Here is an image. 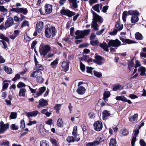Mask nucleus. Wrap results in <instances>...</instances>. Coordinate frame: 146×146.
Wrapping results in <instances>:
<instances>
[{"mask_svg": "<svg viewBox=\"0 0 146 146\" xmlns=\"http://www.w3.org/2000/svg\"><path fill=\"white\" fill-rule=\"evenodd\" d=\"M93 15V21L91 24L92 27L93 28L95 31L99 30L98 25L97 23V22H99L102 23L103 22V19L102 17L98 15L94 11L92 12Z\"/></svg>", "mask_w": 146, "mask_h": 146, "instance_id": "f257e3e1", "label": "nucleus"}, {"mask_svg": "<svg viewBox=\"0 0 146 146\" xmlns=\"http://www.w3.org/2000/svg\"><path fill=\"white\" fill-rule=\"evenodd\" d=\"M42 72L40 70H35L33 71L30 76L31 77L35 78L36 81L39 83H42L44 81V79L42 75Z\"/></svg>", "mask_w": 146, "mask_h": 146, "instance_id": "f03ea898", "label": "nucleus"}, {"mask_svg": "<svg viewBox=\"0 0 146 146\" xmlns=\"http://www.w3.org/2000/svg\"><path fill=\"white\" fill-rule=\"evenodd\" d=\"M51 47L48 45H46L43 44H40L39 51L40 55L42 56H44L50 50Z\"/></svg>", "mask_w": 146, "mask_h": 146, "instance_id": "7ed1b4c3", "label": "nucleus"}, {"mask_svg": "<svg viewBox=\"0 0 146 146\" xmlns=\"http://www.w3.org/2000/svg\"><path fill=\"white\" fill-rule=\"evenodd\" d=\"M55 28L53 27H46L45 34L47 38H49L52 35L54 36L55 34Z\"/></svg>", "mask_w": 146, "mask_h": 146, "instance_id": "20e7f679", "label": "nucleus"}, {"mask_svg": "<svg viewBox=\"0 0 146 146\" xmlns=\"http://www.w3.org/2000/svg\"><path fill=\"white\" fill-rule=\"evenodd\" d=\"M108 44L109 47L111 46L114 47H117L121 45V42L117 39L115 40H109Z\"/></svg>", "mask_w": 146, "mask_h": 146, "instance_id": "39448f33", "label": "nucleus"}, {"mask_svg": "<svg viewBox=\"0 0 146 146\" xmlns=\"http://www.w3.org/2000/svg\"><path fill=\"white\" fill-rule=\"evenodd\" d=\"M10 11L19 13H23L24 15L27 14L28 13L27 9L25 8H14L11 9Z\"/></svg>", "mask_w": 146, "mask_h": 146, "instance_id": "423d86ee", "label": "nucleus"}, {"mask_svg": "<svg viewBox=\"0 0 146 146\" xmlns=\"http://www.w3.org/2000/svg\"><path fill=\"white\" fill-rule=\"evenodd\" d=\"M60 13L61 15H66L69 17H72L75 15L74 12L71 11L68 9H62Z\"/></svg>", "mask_w": 146, "mask_h": 146, "instance_id": "0eeeda50", "label": "nucleus"}, {"mask_svg": "<svg viewBox=\"0 0 146 146\" xmlns=\"http://www.w3.org/2000/svg\"><path fill=\"white\" fill-rule=\"evenodd\" d=\"M9 123L4 124L3 121H1L0 123V133H3L9 128Z\"/></svg>", "mask_w": 146, "mask_h": 146, "instance_id": "6e6552de", "label": "nucleus"}, {"mask_svg": "<svg viewBox=\"0 0 146 146\" xmlns=\"http://www.w3.org/2000/svg\"><path fill=\"white\" fill-rule=\"evenodd\" d=\"M102 128V123L100 121H97L94 123V128L97 131H100Z\"/></svg>", "mask_w": 146, "mask_h": 146, "instance_id": "1a4fd4ad", "label": "nucleus"}, {"mask_svg": "<svg viewBox=\"0 0 146 146\" xmlns=\"http://www.w3.org/2000/svg\"><path fill=\"white\" fill-rule=\"evenodd\" d=\"M44 23L42 21H39L36 25V30L38 33H40L43 28Z\"/></svg>", "mask_w": 146, "mask_h": 146, "instance_id": "9d476101", "label": "nucleus"}, {"mask_svg": "<svg viewBox=\"0 0 146 146\" xmlns=\"http://www.w3.org/2000/svg\"><path fill=\"white\" fill-rule=\"evenodd\" d=\"M14 24V21L13 18L10 17L6 21L5 25V27L8 28L13 25Z\"/></svg>", "mask_w": 146, "mask_h": 146, "instance_id": "9b49d317", "label": "nucleus"}, {"mask_svg": "<svg viewBox=\"0 0 146 146\" xmlns=\"http://www.w3.org/2000/svg\"><path fill=\"white\" fill-rule=\"evenodd\" d=\"M48 105V102L46 100L41 99L39 101V104L37 106V108H40V107H44Z\"/></svg>", "mask_w": 146, "mask_h": 146, "instance_id": "f8f14e48", "label": "nucleus"}, {"mask_svg": "<svg viewBox=\"0 0 146 146\" xmlns=\"http://www.w3.org/2000/svg\"><path fill=\"white\" fill-rule=\"evenodd\" d=\"M75 35H76L75 37V38L76 39L83 38L84 36L83 31H81L79 30H77L75 32Z\"/></svg>", "mask_w": 146, "mask_h": 146, "instance_id": "ddd939ff", "label": "nucleus"}, {"mask_svg": "<svg viewBox=\"0 0 146 146\" xmlns=\"http://www.w3.org/2000/svg\"><path fill=\"white\" fill-rule=\"evenodd\" d=\"M39 113V112L37 110H35L31 112L26 113V115L29 118V120H31L30 117H35Z\"/></svg>", "mask_w": 146, "mask_h": 146, "instance_id": "4468645a", "label": "nucleus"}, {"mask_svg": "<svg viewBox=\"0 0 146 146\" xmlns=\"http://www.w3.org/2000/svg\"><path fill=\"white\" fill-rule=\"evenodd\" d=\"M135 132L133 136L132 139L131 141V144L132 146H134L135 145V143L136 141V137L137 135L139 133V130L138 129L134 130Z\"/></svg>", "mask_w": 146, "mask_h": 146, "instance_id": "2eb2a0df", "label": "nucleus"}, {"mask_svg": "<svg viewBox=\"0 0 146 146\" xmlns=\"http://www.w3.org/2000/svg\"><path fill=\"white\" fill-rule=\"evenodd\" d=\"M80 140V138L76 139V137L72 136H69L67 137L66 141L69 143H72L75 141H78Z\"/></svg>", "mask_w": 146, "mask_h": 146, "instance_id": "dca6fc26", "label": "nucleus"}, {"mask_svg": "<svg viewBox=\"0 0 146 146\" xmlns=\"http://www.w3.org/2000/svg\"><path fill=\"white\" fill-rule=\"evenodd\" d=\"M103 59V58L101 56H96L95 57V59L93 61L98 65H101L102 64V60Z\"/></svg>", "mask_w": 146, "mask_h": 146, "instance_id": "f3484780", "label": "nucleus"}, {"mask_svg": "<svg viewBox=\"0 0 146 146\" xmlns=\"http://www.w3.org/2000/svg\"><path fill=\"white\" fill-rule=\"evenodd\" d=\"M102 5L101 4H97L93 6V9L98 13H100V10H101L102 8Z\"/></svg>", "mask_w": 146, "mask_h": 146, "instance_id": "a211bd4d", "label": "nucleus"}, {"mask_svg": "<svg viewBox=\"0 0 146 146\" xmlns=\"http://www.w3.org/2000/svg\"><path fill=\"white\" fill-rule=\"evenodd\" d=\"M62 66L64 68V71L66 72L69 69V63L67 62L64 61L62 63Z\"/></svg>", "mask_w": 146, "mask_h": 146, "instance_id": "6ab92c4d", "label": "nucleus"}, {"mask_svg": "<svg viewBox=\"0 0 146 146\" xmlns=\"http://www.w3.org/2000/svg\"><path fill=\"white\" fill-rule=\"evenodd\" d=\"M52 11V7L50 5H46L45 6V11L46 14L50 13Z\"/></svg>", "mask_w": 146, "mask_h": 146, "instance_id": "aec40b11", "label": "nucleus"}, {"mask_svg": "<svg viewBox=\"0 0 146 146\" xmlns=\"http://www.w3.org/2000/svg\"><path fill=\"white\" fill-rule=\"evenodd\" d=\"M100 46L105 51L108 52L109 50L108 49V45L105 42H104L103 43H100L99 44Z\"/></svg>", "mask_w": 146, "mask_h": 146, "instance_id": "412c9836", "label": "nucleus"}, {"mask_svg": "<svg viewBox=\"0 0 146 146\" xmlns=\"http://www.w3.org/2000/svg\"><path fill=\"white\" fill-rule=\"evenodd\" d=\"M85 91V88L82 86L79 87L76 90V92L78 94L82 95L83 94Z\"/></svg>", "mask_w": 146, "mask_h": 146, "instance_id": "4be33fe9", "label": "nucleus"}, {"mask_svg": "<svg viewBox=\"0 0 146 146\" xmlns=\"http://www.w3.org/2000/svg\"><path fill=\"white\" fill-rule=\"evenodd\" d=\"M120 40L123 42L128 44H132L134 43V41L128 39H125L122 37H120Z\"/></svg>", "mask_w": 146, "mask_h": 146, "instance_id": "5701e85b", "label": "nucleus"}, {"mask_svg": "<svg viewBox=\"0 0 146 146\" xmlns=\"http://www.w3.org/2000/svg\"><path fill=\"white\" fill-rule=\"evenodd\" d=\"M110 111L107 110H104L102 112V118L104 120L105 118L108 117L111 115Z\"/></svg>", "mask_w": 146, "mask_h": 146, "instance_id": "b1692460", "label": "nucleus"}, {"mask_svg": "<svg viewBox=\"0 0 146 146\" xmlns=\"http://www.w3.org/2000/svg\"><path fill=\"white\" fill-rule=\"evenodd\" d=\"M10 82V81L9 80H5L3 83V90H6L7 89L8 87L9 84L8 82Z\"/></svg>", "mask_w": 146, "mask_h": 146, "instance_id": "393cba45", "label": "nucleus"}, {"mask_svg": "<svg viewBox=\"0 0 146 146\" xmlns=\"http://www.w3.org/2000/svg\"><path fill=\"white\" fill-rule=\"evenodd\" d=\"M58 59L56 58L50 63L51 67L53 68H55L57 66L58 63Z\"/></svg>", "mask_w": 146, "mask_h": 146, "instance_id": "a878e982", "label": "nucleus"}, {"mask_svg": "<svg viewBox=\"0 0 146 146\" xmlns=\"http://www.w3.org/2000/svg\"><path fill=\"white\" fill-rule=\"evenodd\" d=\"M137 15H133L132 16L131 18V21L132 23H135L138 21L139 18Z\"/></svg>", "mask_w": 146, "mask_h": 146, "instance_id": "bb28decb", "label": "nucleus"}, {"mask_svg": "<svg viewBox=\"0 0 146 146\" xmlns=\"http://www.w3.org/2000/svg\"><path fill=\"white\" fill-rule=\"evenodd\" d=\"M46 90V87H43L39 88V92H38L36 94L38 96H40Z\"/></svg>", "mask_w": 146, "mask_h": 146, "instance_id": "cd10ccee", "label": "nucleus"}, {"mask_svg": "<svg viewBox=\"0 0 146 146\" xmlns=\"http://www.w3.org/2000/svg\"><path fill=\"white\" fill-rule=\"evenodd\" d=\"M123 89V86L121 85L117 84L115 85L113 87V90L114 91H116L117 90H121Z\"/></svg>", "mask_w": 146, "mask_h": 146, "instance_id": "c85d7f7f", "label": "nucleus"}, {"mask_svg": "<svg viewBox=\"0 0 146 146\" xmlns=\"http://www.w3.org/2000/svg\"><path fill=\"white\" fill-rule=\"evenodd\" d=\"M138 71L140 72V75L141 76L144 75L146 71L145 68L143 67H141L138 69Z\"/></svg>", "mask_w": 146, "mask_h": 146, "instance_id": "c756f323", "label": "nucleus"}, {"mask_svg": "<svg viewBox=\"0 0 146 146\" xmlns=\"http://www.w3.org/2000/svg\"><path fill=\"white\" fill-rule=\"evenodd\" d=\"M26 90L25 88H21L19 93V96H20L24 97L25 96V93Z\"/></svg>", "mask_w": 146, "mask_h": 146, "instance_id": "7c9ffc66", "label": "nucleus"}, {"mask_svg": "<svg viewBox=\"0 0 146 146\" xmlns=\"http://www.w3.org/2000/svg\"><path fill=\"white\" fill-rule=\"evenodd\" d=\"M128 14L129 15H138L139 13L136 10H131L128 11Z\"/></svg>", "mask_w": 146, "mask_h": 146, "instance_id": "2f4dec72", "label": "nucleus"}, {"mask_svg": "<svg viewBox=\"0 0 146 146\" xmlns=\"http://www.w3.org/2000/svg\"><path fill=\"white\" fill-rule=\"evenodd\" d=\"M135 38L139 40H141L143 39V36L139 32L136 33L135 34Z\"/></svg>", "mask_w": 146, "mask_h": 146, "instance_id": "473e14b6", "label": "nucleus"}, {"mask_svg": "<svg viewBox=\"0 0 146 146\" xmlns=\"http://www.w3.org/2000/svg\"><path fill=\"white\" fill-rule=\"evenodd\" d=\"M104 141V139H103V138L101 137H98L96 139L95 142L97 143V145H99L100 143L103 142Z\"/></svg>", "mask_w": 146, "mask_h": 146, "instance_id": "72a5a7b5", "label": "nucleus"}, {"mask_svg": "<svg viewBox=\"0 0 146 146\" xmlns=\"http://www.w3.org/2000/svg\"><path fill=\"white\" fill-rule=\"evenodd\" d=\"M117 143L116 140L114 139H111L110 141L109 146H116Z\"/></svg>", "mask_w": 146, "mask_h": 146, "instance_id": "f704fd0d", "label": "nucleus"}, {"mask_svg": "<svg viewBox=\"0 0 146 146\" xmlns=\"http://www.w3.org/2000/svg\"><path fill=\"white\" fill-rule=\"evenodd\" d=\"M77 0H69L70 3L72 4V6L74 8H76L78 7V5L76 3Z\"/></svg>", "mask_w": 146, "mask_h": 146, "instance_id": "c9c22d12", "label": "nucleus"}, {"mask_svg": "<svg viewBox=\"0 0 146 146\" xmlns=\"http://www.w3.org/2000/svg\"><path fill=\"white\" fill-rule=\"evenodd\" d=\"M116 99L117 100H121L123 102H125L127 101V99L124 96H118L116 97Z\"/></svg>", "mask_w": 146, "mask_h": 146, "instance_id": "e433bc0d", "label": "nucleus"}, {"mask_svg": "<svg viewBox=\"0 0 146 146\" xmlns=\"http://www.w3.org/2000/svg\"><path fill=\"white\" fill-rule=\"evenodd\" d=\"M0 38L1 39H3L7 42H8L9 41V38L6 37L4 35L1 33H0Z\"/></svg>", "mask_w": 146, "mask_h": 146, "instance_id": "4c0bfd02", "label": "nucleus"}, {"mask_svg": "<svg viewBox=\"0 0 146 146\" xmlns=\"http://www.w3.org/2000/svg\"><path fill=\"white\" fill-rule=\"evenodd\" d=\"M63 122L62 119L59 118L57 122V125L59 127H62L63 125Z\"/></svg>", "mask_w": 146, "mask_h": 146, "instance_id": "58836bf2", "label": "nucleus"}, {"mask_svg": "<svg viewBox=\"0 0 146 146\" xmlns=\"http://www.w3.org/2000/svg\"><path fill=\"white\" fill-rule=\"evenodd\" d=\"M4 69L5 71L8 74H10L12 72V70L11 69L6 66L4 67Z\"/></svg>", "mask_w": 146, "mask_h": 146, "instance_id": "ea45409f", "label": "nucleus"}, {"mask_svg": "<svg viewBox=\"0 0 146 146\" xmlns=\"http://www.w3.org/2000/svg\"><path fill=\"white\" fill-rule=\"evenodd\" d=\"M138 115L137 114H135L132 117H129V120L130 121H134L137 118Z\"/></svg>", "mask_w": 146, "mask_h": 146, "instance_id": "a19ab883", "label": "nucleus"}, {"mask_svg": "<svg viewBox=\"0 0 146 146\" xmlns=\"http://www.w3.org/2000/svg\"><path fill=\"white\" fill-rule=\"evenodd\" d=\"M128 12L127 11H124L122 14V19L123 21L126 20V17L127 15Z\"/></svg>", "mask_w": 146, "mask_h": 146, "instance_id": "79ce46f5", "label": "nucleus"}, {"mask_svg": "<svg viewBox=\"0 0 146 146\" xmlns=\"http://www.w3.org/2000/svg\"><path fill=\"white\" fill-rule=\"evenodd\" d=\"M36 68L37 70H38L40 71V70H44V68L41 64H38L36 65Z\"/></svg>", "mask_w": 146, "mask_h": 146, "instance_id": "37998d69", "label": "nucleus"}, {"mask_svg": "<svg viewBox=\"0 0 146 146\" xmlns=\"http://www.w3.org/2000/svg\"><path fill=\"white\" fill-rule=\"evenodd\" d=\"M40 146H49L48 142L45 140L41 141L40 142Z\"/></svg>", "mask_w": 146, "mask_h": 146, "instance_id": "c03bdc74", "label": "nucleus"}, {"mask_svg": "<svg viewBox=\"0 0 146 146\" xmlns=\"http://www.w3.org/2000/svg\"><path fill=\"white\" fill-rule=\"evenodd\" d=\"M50 140L53 145H54L55 146H58V145L56 139L52 138H50Z\"/></svg>", "mask_w": 146, "mask_h": 146, "instance_id": "a18cd8bd", "label": "nucleus"}, {"mask_svg": "<svg viewBox=\"0 0 146 146\" xmlns=\"http://www.w3.org/2000/svg\"><path fill=\"white\" fill-rule=\"evenodd\" d=\"M94 74L95 76L98 78L101 77L102 75V74L101 73L95 70L94 71Z\"/></svg>", "mask_w": 146, "mask_h": 146, "instance_id": "49530a36", "label": "nucleus"}, {"mask_svg": "<svg viewBox=\"0 0 146 146\" xmlns=\"http://www.w3.org/2000/svg\"><path fill=\"white\" fill-rule=\"evenodd\" d=\"M110 93L109 91H106L104 93V99L110 97Z\"/></svg>", "mask_w": 146, "mask_h": 146, "instance_id": "de8ad7c7", "label": "nucleus"}, {"mask_svg": "<svg viewBox=\"0 0 146 146\" xmlns=\"http://www.w3.org/2000/svg\"><path fill=\"white\" fill-rule=\"evenodd\" d=\"M115 27L117 29H116L118 30V31H120L123 28L122 25H121V26L119 23H117L115 24Z\"/></svg>", "mask_w": 146, "mask_h": 146, "instance_id": "09e8293b", "label": "nucleus"}, {"mask_svg": "<svg viewBox=\"0 0 146 146\" xmlns=\"http://www.w3.org/2000/svg\"><path fill=\"white\" fill-rule=\"evenodd\" d=\"M10 144L9 142L7 141H5L3 142H1L0 145L4 146H9Z\"/></svg>", "mask_w": 146, "mask_h": 146, "instance_id": "8fccbe9b", "label": "nucleus"}, {"mask_svg": "<svg viewBox=\"0 0 146 146\" xmlns=\"http://www.w3.org/2000/svg\"><path fill=\"white\" fill-rule=\"evenodd\" d=\"M17 113L16 112H12L11 113L10 117L11 119H15L17 118Z\"/></svg>", "mask_w": 146, "mask_h": 146, "instance_id": "3c124183", "label": "nucleus"}, {"mask_svg": "<svg viewBox=\"0 0 146 146\" xmlns=\"http://www.w3.org/2000/svg\"><path fill=\"white\" fill-rule=\"evenodd\" d=\"M29 24L28 21H24L21 26V27L23 28V27L27 26L29 27Z\"/></svg>", "mask_w": 146, "mask_h": 146, "instance_id": "603ef678", "label": "nucleus"}, {"mask_svg": "<svg viewBox=\"0 0 146 146\" xmlns=\"http://www.w3.org/2000/svg\"><path fill=\"white\" fill-rule=\"evenodd\" d=\"M0 11L3 12H7L8 10L5 8L3 6H0Z\"/></svg>", "mask_w": 146, "mask_h": 146, "instance_id": "864d4df0", "label": "nucleus"}, {"mask_svg": "<svg viewBox=\"0 0 146 146\" xmlns=\"http://www.w3.org/2000/svg\"><path fill=\"white\" fill-rule=\"evenodd\" d=\"M99 43V41L97 40H92L90 41V44L92 46H95L98 44Z\"/></svg>", "mask_w": 146, "mask_h": 146, "instance_id": "5fc2aeb1", "label": "nucleus"}, {"mask_svg": "<svg viewBox=\"0 0 146 146\" xmlns=\"http://www.w3.org/2000/svg\"><path fill=\"white\" fill-rule=\"evenodd\" d=\"M96 143L95 141L92 142H90L87 144L86 146H97V143Z\"/></svg>", "mask_w": 146, "mask_h": 146, "instance_id": "6e6d98bb", "label": "nucleus"}, {"mask_svg": "<svg viewBox=\"0 0 146 146\" xmlns=\"http://www.w3.org/2000/svg\"><path fill=\"white\" fill-rule=\"evenodd\" d=\"M94 68H92L90 67H86V71L87 72L90 74H92V70L94 69Z\"/></svg>", "mask_w": 146, "mask_h": 146, "instance_id": "4d7b16f0", "label": "nucleus"}, {"mask_svg": "<svg viewBox=\"0 0 146 146\" xmlns=\"http://www.w3.org/2000/svg\"><path fill=\"white\" fill-rule=\"evenodd\" d=\"M80 69L82 71L84 72L85 70V66L81 62L80 63Z\"/></svg>", "mask_w": 146, "mask_h": 146, "instance_id": "13d9d810", "label": "nucleus"}, {"mask_svg": "<svg viewBox=\"0 0 146 146\" xmlns=\"http://www.w3.org/2000/svg\"><path fill=\"white\" fill-rule=\"evenodd\" d=\"M11 128L13 130H16L18 129V126L15 124H13L11 125Z\"/></svg>", "mask_w": 146, "mask_h": 146, "instance_id": "bf43d9fd", "label": "nucleus"}, {"mask_svg": "<svg viewBox=\"0 0 146 146\" xmlns=\"http://www.w3.org/2000/svg\"><path fill=\"white\" fill-rule=\"evenodd\" d=\"M25 84L23 82H20L17 85V86L18 88H19L21 87H25Z\"/></svg>", "mask_w": 146, "mask_h": 146, "instance_id": "052dcab7", "label": "nucleus"}, {"mask_svg": "<svg viewBox=\"0 0 146 146\" xmlns=\"http://www.w3.org/2000/svg\"><path fill=\"white\" fill-rule=\"evenodd\" d=\"M20 74H16L14 78L12 79V81H16L18 79L20 78Z\"/></svg>", "mask_w": 146, "mask_h": 146, "instance_id": "680f3d73", "label": "nucleus"}, {"mask_svg": "<svg viewBox=\"0 0 146 146\" xmlns=\"http://www.w3.org/2000/svg\"><path fill=\"white\" fill-rule=\"evenodd\" d=\"M134 63L133 61H130L128 64V69L131 70V69L133 66Z\"/></svg>", "mask_w": 146, "mask_h": 146, "instance_id": "e2e57ef3", "label": "nucleus"}, {"mask_svg": "<svg viewBox=\"0 0 146 146\" xmlns=\"http://www.w3.org/2000/svg\"><path fill=\"white\" fill-rule=\"evenodd\" d=\"M118 31V30L116 29L113 30L112 32L110 33V34L111 35H116Z\"/></svg>", "mask_w": 146, "mask_h": 146, "instance_id": "0e129e2a", "label": "nucleus"}, {"mask_svg": "<svg viewBox=\"0 0 146 146\" xmlns=\"http://www.w3.org/2000/svg\"><path fill=\"white\" fill-rule=\"evenodd\" d=\"M83 32L84 33V36L85 35H88L90 32V29H88L87 30H84V31H83Z\"/></svg>", "mask_w": 146, "mask_h": 146, "instance_id": "69168bd1", "label": "nucleus"}, {"mask_svg": "<svg viewBox=\"0 0 146 146\" xmlns=\"http://www.w3.org/2000/svg\"><path fill=\"white\" fill-rule=\"evenodd\" d=\"M128 133V131L126 129H124L122 131V134L123 135L126 136Z\"/></svg>", "mask_w": 146, "mask_h": 146, "instance_id": "338daca9", "label": "nucleus"}, {"mask_svg": "<svg viewBox=\"0 0 146 146\" xmlns=\"http://www.w3.org/2000/svg\"><path fill=\"white\" fill-rule=\"evenodd\" d=\"M140 143L141 146H146V143L143 139H141Z\"/></svg>", "mask_w": 146, "mask_h": 146, "instance_id": "774afa93", "label": "nucleus"}]
</instances>
